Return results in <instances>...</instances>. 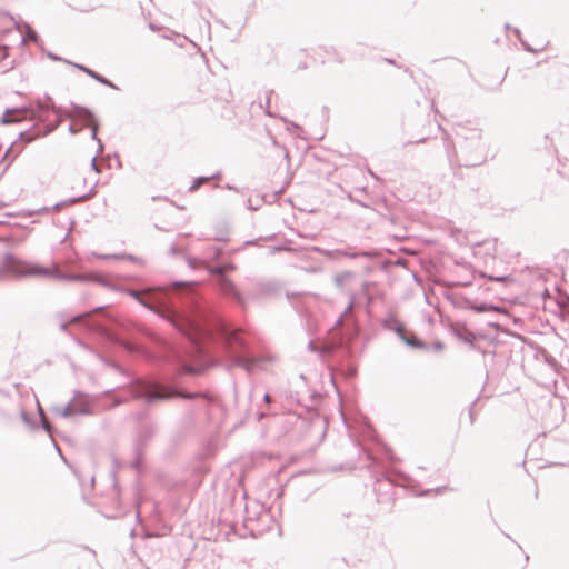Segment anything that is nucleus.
Returning <instances> with one entry per match:
<instances>
[{
    "mask_svg": "<svg viewBox=\"0 0 569 569\" xmlns=\"http://www.w3.org/2000/svg\"><path fill=\"white\" fill-rule=\"evenodd\" d=\"M26 40H31V41H36V42L38 41L37 32L33 29H31L29 26H27V34H26V38H22L21 44H24Z\"/></svg>",
    "mask_w": 569,
    "mask_h": 569,
    "instance_id": "nucleus-5",
    "label": "nucleus"
},
{
    "mask_svg": "<svg viewBox=\"0 0 569 569\" xmlns=\"http://www.w3.org/2000/svg\"><path fill=\"white\" fill-rule=\"evenodd\" d=\"M241 330H236L227 336L228 341H238V336Z\"/></svg>",
    "mask_w": 569,
    "mask_h": 569,
    "instance_id": "nucleus-11",
    "label": "nucleus"
},
{
    "mask_svg": "<svg viewBox=\"0 0 569 569\" xmlns=\"http://www.w3.org/2000/svg\"><path fill=\"white\" fill-rule=\"evenodd\" d=\"M479 276L481 278H487L491 281H498V282H507L509 281V277L505 276V277H492V276H487L483 271H480L479 272Z\"/></svg>",
    "mask_w": 569,
    "mask_h": 569,
    "instance_id": "nucleus-8",
    "label": "nucleus"
},
{
    "mask_svg": "<svg viewBox=\"0 0 569 569\" xmlns=\"http://www.w3.org/2000/svg\"><path fill=\"white\" fill-rule=\"evenodd\" d=\"M28 109H7L3 114V122L11 123L19 121L21 118L26 117Z\"/></svg>",
    "mask_w": 569,
    "mask_h": 569,
    "instance_id": "nucleus-4",
    "label": "nucleus"
},
{
    "mask_svg": "<svg viewBox=\"0 0 569 569\" xmlns=\"http://www.w3.org/2000/svg\"><path fill=\"white\" fill-rule=\"evenodd\" d=\"M89 173L92 176L91 178V182H90V186L88 188V190L81 196L82 198H88L90 196L93 194V188H94V182H93V176H94V172H93V166L89 169Z\"/></svg>",
    "mask_w": 569,
    "mask_h": 569,
    "instance_id": "nucleus-6",
    "label": "nucleus"
},
{
    "mask_svg": "<svg viewBox=\"0 0 569 569\" xmlns=\"http://www.w3.org/2000/svg\"><path fill=\"white\" fill-rule=\"evenodd\" d=\"M522 48L528 51V52H533V53H537V52H540L545 49V47H541L539 49H533L528 42H526L522 38L519 39Z\"/></svg>",
    "mask_w": 569,
    "mask_h": 569,
    "instance_id": "nucleus-9",
    "label": "nucleus"
},
{
    "mask_svg": "<svg viewBox=\"0 0 569 569\" xmlns=\"http://www.w3.org/2000/svg\"><path fill=\"white\" fill-rule=\"evenodd\" d=\"M277 98L273 90L263 89L259 92L257 99L252 101L251 107H271L272 103H278Z\"/></svg>",
    "mask_w": 569,
    "mask_h": 569,
    "instance_id": "nucleus-2",
    "label": "nucleus"
},
{
    "mask_svg": "<svg viewBox=\"0 0 569 569\" xmlns=\"http://www.w3.org/2000/svg\"><path fill=\"white\" fill-rule=\"evenodd\" d=\"M232 288V283L228 280H223V286H222V289L223 290H228V289H231Z\"/></svg>",
    "mask_w": 569,
    "mask_h": 569,
    "instance_id": "nucleus-13",
    "label": "nucleus"
},
{
    "mask_svg": "<svg viewBox=\"0 0 569 569\" xmlns=\"http://www.w3.org/2000/svg\"><path fill=\"white\" fill-rule=\"evenodd\" d=\"M64 62H67L69 64H72L74 68L83 71L86 74H88L92 79L97 80L98 82H100V83H102L104 86L111 87V88H116V86L111 81H109L104 77L100 76L96 71H93V70H91V69H89V68H87V67H84L82 64L73 63V62H70L68 60H64Z\"/></svg>",
    "mask_w": 569,
    "mask_h": 569,
    "instance_id": "nucleus-3",
    "label": "nucleus"
},
{
    "mask_svg": "<svg viewBox=\"0 0 569 569\" xmlns=\"http://www.w3.org/2000/svg\"><path fill=\"white\" fill-rule=\"evenodd\" d=\"M264 400H266L267 402H269V401H270V396H269V395H266V396H264Z\"/></svg>",
    "mask_w": 569,
    "mask_h": 569,
    "instance_id": "nucleus-18",
    "label": "nucleus"
},
{
    "mask_svg": "<svg viewBox=\"0 0 569 569\" xmlns=\"http://www.w3.org/2000/svg\"><path fill=\"white\" fill-rule=\"evenodd\" d=\"M505 29H506V30H510V29H511L510 24H509V23H506V24H505Z\"/></svg>",
    "mask_w": 569,
    "mask_h": 569,
    "instance_id": "nucleus-17",
    "label": "nucleus"
},
{
    "mask_svg": "<svg viewBox=\"0 0 569 569\" xmlns=\"http://www.w3.org/2000/svg\"><path fill=\"white\" fill-rule=\"evenodd\" d=\"M386 61H387L388 63H393V61H392V60H390V59H387Z\"/></svg>",
    "mask_w": 569,
    "mask_h": 569,
    "instance_id": "nucleus-19",
    "label": "nucleus"
},
{
    "mask_svg": "<svg viewBox=\"0 0 569 569\" xmlns=\"http://www.w3.org/2000/svg\"><path fill=\"white\" fill-rule=\"evenodd\" d=\"M471 309L477 311V312L498 311L499 310L498 308H496L493 306H487V305L472 306Z\"/></svg>",
    "mask_w": 569,
    "mask_h": 569,
    "instance_id": "nucleus-7",
    "label": "nucleus"
},
{
    "mask_svg": "<svg viewBox=\"0 0 569 569\" xmlns=\"http://www.w3.org/2000/svg\"><path fill=\"white\" fill-rule=\"evenodd\" d=\"M174 393L166 386L162 385H148L143 388L142 397L151 402L156 400H166L173 396Z\"/></svg>",
    "mask_w": 569,
    "mask_h": 569,
    "instance_id": "nucleus-1",
    "label": "nucleus"
},
{
    "mask_svg": "<svg viewBox=\"0 0 569 569\" xmlns=\"http://www.w3.org/2000/svg\"><path fill=\"white\" fill-rule=\"evenodd\" d=\"M179 396L182 398H186V399H191V398L197 397V395H192V393H179Z\"/></svg>",
    "mask_w": 569,
    "mask_h": 569,
    "instance_id": "nucleus-14",
    "label": "nucleus"
},
{
    "mask_svg": "<svg viewBox=\"0 0 569 569\" xmlns=\"http://www.w3.org/2000/svg\"><path fill=\"white\" fill-rule=\"evenodd\" d=\"M202 180H198L192 187L191 189L196 190L199 188V186L201 184Z\"/></svg>",
    "mask_w": 569,
    "mask_h": 569,
    "instance_id": "nucleus-16",
    "label": "nucleus"
},
{
    "mask_svg": "<svg viewBox=\"0 0 569 569\" xmlns=\"http://www.w3.org/2000/svg\"><path fill=\"white\" fill-rule=\"evenodd\" d=\"M512 31H513V33L516 34V37H517L518 39H521V31H520V29H518V28H513V29H512Z\"/></svg>",
    "mask_w": 569,
    "mask_h": 569,
    "instance_id": "nucleus-15",
    "label": "nucleus"
},
{
    "mask_svg": "<svg viewBox=\"0 0 569 569\" xmlns=\"http://www.w3.org/2000/svg\"><path fill=\"white\" fill-rule=\"evenodd\" d=\"M31 273L48 276V274H51V271L43 269V268H33Z\"/></svg>",
    "mask_w": 569,
    "mask_h": 569,
    "instance_id": "nucleus-10",
    "label": "nucleus"
},
{
    "mask_svg": "<svg viewBox=\"0 0 569 569\" xmlns=\"http://www.w3.org/2000/svg\"><path fill=\"white\" fill-rule=\"evenodd\" d=\"M47 56L51 59V60H54V61H61L62 59L58 56H56L54 53L52 52H48Z\"/></svg>",
    "mask_w": 569,
    "mask_h": 569,
    "instance_id": "nucleus-12",
    "label": "nucleus"
}]
</instances>
